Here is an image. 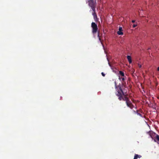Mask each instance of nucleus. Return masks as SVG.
Wrapping results in <instances>:
<instances>
[{"label": "nucleus", "instance_id": "1", "mask_svg": "<svg viewBox=\"0 0 159 159\" xmlns=\"http://www.w3.org/2000/svg\"><path fill=\"white\" fill-rule=\"evenodd\" d=\"M118 87L119 88V90H118L117 91V93H116V95L119 97L118 99L120 101H121L122 100H123V96L124 95V93L121 86H118Z\"/></svg>", "mask_w": 159, "mask_h": 159}, {"label": "nucleus", "instance_id": "2", "mask_svg": "<svg viewBox=\"0 0 159 159\" xmlns=\"http://www.w3.org/2000/svg\"><path fill=\"white\" fill-rule=\"evenodd\" d=\"M88 2L89 6L91 7L92 10L94 11L97 5L96 1H94V0H89Z\"/></svg>", "mask_w": 159, "mask_h": 159}, {"label": "nucleus", "instance_id": "3", "mask_svg": "<svg viewBox=\"0 0 159 159\" xmlns=\"http://www.w3.org/2000/svg\"><path fill=\"white\" fill-rule=\"evenodd\" d=\"M91 27L92 28V33L94 34H96L98 31V27L97 24L94 22H92L91 23Z\"/></svg>", "mask_w": 159, "mask_h": 159}, {"label": "nucleus", "instance_id": "4", "mask_svg": "<svg viewBox=\"0 0 159 159\" xmlns=\"http://www.w3.org/2000/svg\"><path fill=\"white\" fill-rule=\"evenodd\" d=\"M126 77H120V76L119 77V79L120 80L121 82L122 85L123 86L125 85V80H126Z\"/></svg>", "mask_w": 159, "mask_h": 159}, {"label": "nucleus", "instance_id": "5", "mask_svg": "<svg viewBox=\"0 0 159 159\" xmlns=\"http://www.w3.org/2000/svg\"><path fill=\"white\" fill-rule=\"evenodd\" d=\"M127 106L130 108L131 109H132L134 107V106L132 104L130 100L127 102H126Z\"/></svg>", "mask_w": 159, "mask_h": 159}, {"label": "nucleus", "instance_id": "6", "mask_svg": "<svg viewBox=\"0 0 159 159\" xmlns=\"http://www.w3.org/2000/svg\"><path fill=\"white\" fill-rule=\"evenodd\" d=\"M122 28L121 27H120L119 29V31L117 32V34L119 35L123 34V33L122 32Z\"/></svg>", "mask_w": 159, "mask_h": 159}, {"label": "nucleus", "instance_id": "7", "mask_svg": "<svg viewBox=\"0 0 159 159\" xmlns=\"http://www.w3.org/2000/svg\"><path fill=\"white\" fill-rule=\"evenodd\" d=\"M124 97H123V101H125L126 102H127L129 101V99L128 97H127V96L124 94Z\"/></svg>", "mask_w": 159, "mask_h": 159}, {"label": "nucleus", "instance_id": "8", "mask_svg": "<svg viewBox=\"0 0 159 159\" xmlns=\"http://www.w3.org/2000/svg\"><path fill=\"white\" fill-rule=\"evenodd\" d=\"M127 59L129 62V63L130 64L132 62L131 58L130 56L128 55L127 57Z\"/></svg>", "mask_w": 159, "mask_h": 159}, {"label": "nucleus", "instance_id": "9", "mask_svg": "<svg viewBox=\"0 0 159 159\" xmlns=\"http://www.w3.org/2000/svg\"><path fill=\"white\" fill-rule=\"evenodd\" d=\"M91 11H93V12H92V15H93V16H95H95H97V14H96V8L95 9V10L94 11L93 10H90V12Z\"/></svg>", "mask_w": 159, "mask_h": 159}, {"label": "nucleus", "instance_id": "10", "mask_svg": "<svg viewBox=\"0 0 159 159\" xmlns=\"http://www.w3.org/2000/svg\"><path fill=\"white\" fill-rule=\"evenodd\" d=\"M119 73L120 75L122 77L125 76L124 73L122 72V71H119Z\"/></svg>", "mask_w": 159, "mask_h": 159}, {"label": "nucleus", "instance_id": "11", "mask_svg": "<svg viewBox=\"0 0 159 159\" xmlns=\"http://www.w3.org/2000/svg\"><path fill=\"white\" fill-rule=\"evenodd\" d=\"M93 18H94V20L96 22L98 20V18H97V16L95 15V16H93Z\"/></svg>", "mask_w": 159, "mask_h": 159}, {"label": "nucleus", "instance_id": "12", "mask_svg": "<svg viewBox=\"0 0 159 159\" xmlns=\"http://www.w3.org/2000/svg\"><path fill=\"white\" fill-rule=\"evenodd\" d=\"M156 138L157 141H159V135H158L156 134Z\"/></svg>", "mask_w": 159, "mask_h": 159}, {"label": "nucleus", "instance_id": "13", "mask_svg": "<svg viewBox=\"0 0 159 159\" xmlns=\"http://www.w3.org/2000/svg\"><path fill=\"white\" fill-rule=\"evenodd\" d=\"M138 155L137 154H135L134 156V159H137L138 157Z\"/></svg>", "mask_w": 159, "mask_h": 159}, {"label": "nucleus", "instance_id": "14", "mask_svg": "<svg viewBox=\"0 0 159 159\" xmlns=\"http://www.w3.org/2000/svg\"><path fill=\"white\" fill-rule=\"evenodd\" d=\"M98 37H99V40H100V41H101V39L100 38V37H99V32H98Z\"/></svg>", "mask_w": 159, "mask_h": 159}, {"label": "nucleus", "instance_id": "15", "mask_svg": "<svg viewBox=\"0 0 159 159\" xmlns=\"http://www.w3.org/2000/svg\"><path fill=\"white\" fill-rule=\"evenodd\" d=\"M115 88L116 89V88H117V85H116V81L115 82Z\"/></svg>", "mask_w": 159, "mask_h": 159}, {"label": "nucleus", "instance_id": "16", "mask_svg": "<svg viewBox=\"0 0 159 159\" xmlns=\"http://www.w3.org/2000/svg\"><path fill=\"white\" fill-rule=\"evenodd\" d=\"M101 74L102 76H103V77L105 76V74L103 72H102L101 73Z\"/></svg>", "mask_w": 159, "mask_h": 159}, {"label": "nucleus", "instance_id": "17", "mask_svg": "<svg viewBox=\"0 0 159 159\" xmlns=\"http://www.w3.org/2000/svg\"><path fill=\"white\" fill-rule=\"evenodd\" d=\"M137 157H138V158H140L142 157V156L140 155H138V156H137Z\"/></svg>", "mask_w": 159, "mask_h": 159}, {"label": "nucleus", "instance_id": "18", "mask_svg": "<svg viewBox=\"0 0 159 159\" xmlns=\"http://www.w3.org/2000/svg\"><path fill=\"white\" fill-rule=\"evenodd\" d=\"M136 26H137V25H136L134 24L133 25V27L134 28V27H136Z\"/></svg>", "mask_w": 159, "mask_h": 159}, {"label": "nucleus", "instance_id": "19", "mask_svg": "<svg viewBox=\"0 0 159 159\" xmlns=\"http://www.w3.org/2000/svg\"><path fill=\"white\" fill-rule=\"evenodd\" d=\"M132 23H134V22H135V20H132Z\"/></svg>", "mask_w": 159, "mask_h": 159}, {"label": "nucleus", "instance_id": "20", "mask_svg": "<svg viewBox=\"0 0 159 159\" xmlns=\"http://www.w3.org/2000/svg\"><path fill=\"white\" fill-rule=\"evenodd\" d=\"M157 70H158V71H159V67H158L157 68Z\"/></svg>", "mask_w": 159, "mask_h": 159}, {"label": "nucleus", "instance_id": "21", "mask_svg": "<svg viewBox=\"0 0 159 159\" xmlns=\"http://www.w3.org/2000/svg\"><path fill=\"white\" fill-rule=\"evenodd\" d=\"M138 114L140 116H141V114H140V113H138Z\"/></svg>", "mask_w": 159, "mask_h": 159}, {"label": "nucleus", "instance_id": "22", "mask_svg": "<svg viewBox=\"0 0 159 159\" xmlns=\"http://www.w3.org/2000/svg\"><path fill=\"white\" fill-rule=\"evenodd\" d=\"M141 67V65L139 66V68Z\"/></svg>", "mask_w": 159, "mask_h": 159}]
</instances>
